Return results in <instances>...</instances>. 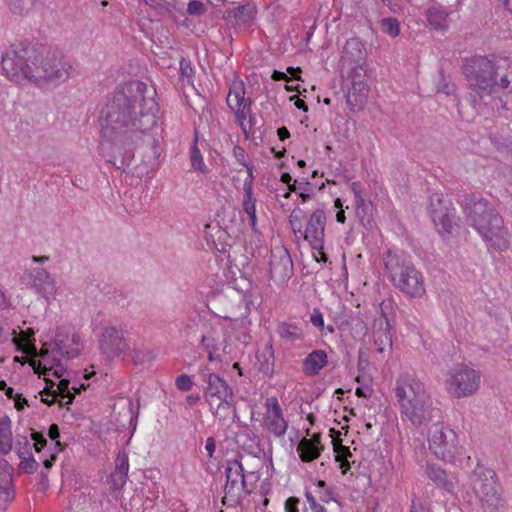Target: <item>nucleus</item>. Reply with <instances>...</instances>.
Returning <instances> with one entry per match:
<instances>
[{"instance_id": "obj_1", "label": "nucleus", "mask_w": 512, "mask_h": 512, "mask_svg": "<svg viewBox=\"0 0 512 512\" xmlns=\"http://www.w3.org/2000/svg\"><path fill=\"white\" fill-rule=\"evenodd\" d=\"M156 90L139 80H132L116 91L101 112V135L116 148L110 162L124 169L134 158V150L145 148L146 162L154 165L160 157L158 139L151 133L157 124Z\"/></svg>"}, {"instance_id": "obj_2", "label": "nucleus", "mask_w": 512, "mask_h": 512, "mask_svg": "<svg viewBox=\"0 0 512 512\" xmlns=\"http://www.w3.org/2000/svg\"><path fill=\"white\" fill-rule=\"evenodd\" d=\"M2 69L15 82L32 80L58 85L68 80L72 66L58 51L42 44L20 42L2 55Z\"/></svg>"}, {"instance_id": "obj_3", "label": "nucleus", "mask_w": 512, "mask_h": 512, "mask_svg": "<svg viewBox=\"0 0 512 512\" xmlns=\"http://www.w3.org/2000/svg\"><path fill=\"white\" fill-rule=\"evenodd\" d=\"M395 396L401 413L414 425L422 426L430 422H440L441 410L434 406L424 384L414 375L403 373L395 382Z\"/></svg>"}, {"instance_id": "obj_4", "label": "nucleus", "mask_w": 512, "mask_h": 512, "mask_svg": "<svg viewBox=\"0 0 512 512\" xmlns=\"http://www.w3.org/2000/svg\"><path fill=\"white\" fill-rule=\"evenodd\" d=\"M467 222L494 248L504 251L509 246V233L502 216L479 194H466L463 200Z\"/></svg>"}, {"instance_id": "obj_5", "label": "nucleus", "mask_w": 512, "mask_h": 512, "mask_svg": "<svg viewBox=\"0 0 512 512\" xmlns=\"http://www.w3.org/2000/svg\"><path fill=\"white\" fill-rule=\"evenodd\" d=\"M382 262L388 280L396 289L410 298H421L425 294L424 276L407 253L388 249L383 253Z\"/></svg>"}, {"instance_id": "obj_6", "label": "nucleus", "mask_w": 512, "mask_h": 512, "mask_svg": "<svg viewBox=\"0 0 512 512\" xmlns=\"http://www.w3.org/2000/svg\"><path fill=\"white\" fill-rule=\"evenodd\" d=\"M470 483L481 503L482 512H499L503 499L498 491L495 471L478 462L470 474Z\"/></svg>"}, {"instance_id": "obj_7", "label": "nucleus", "mask_w": 512, "mask_h": 512, "mask_svg": "<svg viewBox=\"0 0 512 512\" xmlns=\"http://www.w3.org/2000/svg\"><path fill=\"white\" fill-rule=\"evenodd\" d=\"M198 377L205 384L204 398L209 402L210 407H213L212 400L217 399L226 404L228 408H232L234 416L237 417L234 392L226 380L211 372L207 367L199 368Z\"/></svg>"}, {"instance_id": "obj_8", "label": "nucleus", "mask_w": 512, "mask_h": 512, "mask_svg": "<svg viewBox=\"0 0 512 512\" xmlns=\"http://www.w3.org/2000/svg\"><path fill=\"white\" fill-rule=\"evenodd\" d=\"M429 449L440 460L453 463L458 454L457 434L435 422L429 430Z\"/></svg>"}, {"instance_id": "obj_9", "label": "nucleus", "mask_w": 512, "mask_h": 512, "mask_svg": "<svg viewBox=\"0 0 512 512\" xmlns=\"http://www.w3.org/2000/svg\"><path fill=\"white\" fill-rule=\"evenodd\" d=\"M448 392L457 398L468 397L476 393L480 385L479 373L464 364L453 366L446 379Z\"/></svg>"}, {"instance_id": "obj_10", "label": "nucleus", "mask_w": 512, "mask_h": 512, "mask_svg": "<svg viewBox=\"0 0 512 512\" xmlns=\"http://www.w3.org/2000/svg\"><path fill=\"white\" fill-rule=\"evenodd\" d=\"M429 213L432 221L442 235L450 234L457 226V217L452 202L442 194L434 193L430 196Z\"/></svg>"}, {"instance_id": "obj_11", "label": "nucleus", "mask_w": 512, "mask_h": 512, "mask_svg": "<svg viewBox=\"0 0 512 512\" xmlns=\"http://www.w3.org/2000/svg\"><path fill=\"white\" fill-rule=\"evenodd\" d=\"M99 348L107 359H114L128 351L130 346L122 329L108 326L102 331L99 339Z\"/></svg>"}, {"instance_id": "obj_12", "label": "nucleus", "mask_w": 512, "mask_h": 512, "mask_svg": "<svg viewBox=\"0 0 512 512\" xmlns=\"http://www.w3.org/2000/svg\"><path fill=\"white\" fill-rule=\"evenodd\" d=\"M22 281L27 287L45 299H50L56 293V284L50 273L44 268L26 269L22 275Z\"/></svg>"}, {"instance_id": "obj_13", "label": "nucleus", "mask_w": 512, "mask_h": 512, "mask_svg": "<svg viewBox=\"0 0 512 512\" xmlns=\"http://www.w3.org/2000/svg\"><path fill=\"white\" fill-rule=\"evenodd\" d=\"M293 273V262L288 250L283 246L272 249L269 260L270 278L275 282L284 283L291 278Z\"/></svg>"}, {"instance_id": "obj_14", "label": "nucleus", "mask_w": 512, "mask_h": 512, "mask_svg": "<svg viewBox=\"0 0 512 512\" xmlns=\"http://www.w3.org/2000/svg\"><path fill=\"white\" fill-rule=\"evenodd\" d=\"M326 226V214L322 209H316L303 231L304 239L307 240L313 249H323Z\"/></svg>"}, {"instance_id": "obj_15", "label": "nucleus", "mask_w": 512, "mask_h": 512, "mask_svg": "<svg viewBox=\"0 0 512 512\" xmlns=\"http://www.w3.org/2000/svg\"><path fill=\"white\" fill-rule=\"evenodd\" d=\"M80 336L77 334L64 335L61 333L56 334L55 347L53 351L60 357H67L68 359L76 358L82 349Z\"/></svg>"}, {"instance_id": "obj_16", "label": "nucleus", "mask_w": 512, "mask_h": 512, "mask_svg": "<svg viewBox=\"0 0 512 512\" xmlns=\"http://www.w3.org/2000/svg\"><path fill=\"white\" fill-rule=\"evenodd\" d=\"M425 474L437 488L448 494H454L455 476L452 473H449L437 464L428 463L426 465Z\"/></svg>"}, {"instance_id": "obj_17", "label": "nucleus", "mask_w": 512, "mask_h": 512, "mask_svg": "<svg viewBox=\"0 0 512 512\" xmlns=\"http://www.w3.org/2000/svg\"><path fill=\"white\" fill-rule=\"evenodd\" d=\"M369 93V86L365 81L357 80L352 83L351 88L348 90L346 102L352 112H358L364 108L367 103Z\"/></svg>"}, {"instance_id": "obj_18", "label": "nucleus", "mask_w": 512, "mask_h": 512, "mask_svg": "<svg viewBox=\"0 0 512 512\" xmlns=\"http://www.w3.org/2000/svg\"><path fill=\"white\" fill-rule=\"evenodd\" d=\"M373 339L376 350L383 353L385 349L392 347V336L390 323L386 317H380L374 321Z\"/></svg>"}, {"instance_id": "obj_19", "label": "nucleus", "mask_w": 512, "mask_h": 512, "mask_svg": "<svg viewBox=\"0 0 512 512\" xmlns=\"http://www.w3.org/2000/svg\"><path fill=\"white\" fill-rule=\"evenodd\" d=\"M226 483L224 487L225 494L236 503V495L239 478L243 476V465L240 460L234 459L228 463L225 468Z\"/></svg>"}, {"instance_id": "obj_20", "label": "nucleus", "mask_w": 512, "mask_h": 512, "mask_svg": "<svg viewBox=\"0 0 512 512\" xmlns=\"http://www.w3.org/2000/svg\"><path fill=\"white\" fill-rule=\"evenodd\" d=\"M328 365V355L322 349L310 352L302 361V371L308 377L317 376Z\"/></svg>"}, {"instance_id": "obj_21", "label": "nucleus", "mask_w": 512, "mask_h": 512, "mask_svg": "<svg viewBox=\"0 0 512 512\" xmlns=\"http://www.w3.org/2000/svg\"><path fill=\"white\" fill-rule=\"evenodd\" d=\"M342 58L350 64H365L366 49L364 43L358 37L348 39L343 48Z\"/></svg>"}, {"instance_id": "obj_22", "label": "nucleus", "mask_w": 512, "mask_h": 512, "mask_svg": "<svg viewBox=\"0 0 512 512\" xmlns=\"http://www.w3.org/2000/svg\"><path fill=\"white\" fill-rule=\"evenodd\" d=\"M266 429L275 437H282L288 429V422L285 420L280 405L274 407V413H266L264 416Z\"/></svg>"}, {"instance_id": "obj_23", "label": "nucleus", "mask_w": 512, "mask_h": 512, "mask_svg": "<svg viewBox=\"0 0 512 512\" xmlns=\"http://www.w3.org/2000/svg\"><path fill=\"white\" fill-rule=\"evenodd\" d=\"M254 7L250 4L239 5L233 9H228L224 13V20L234 26H242L249 23L254 17Z\"/></svg>"}, {"instance_id": "obj_24", "label": "nucleus", "mask_w": 512, "mask_h": 512, "mask_svg": "<svg viewBox=\"0 0 512 512\" xmlns=\"http://www.w3.org/2000/svg\"><path fill=\"white\" fill-rule=\"evenodd\" d=\"M201 344L208 353L209 361H221V351H225L226 345L224 340H220L215 330L211 329L201 338Z\"/></svg>"}, {"instance_id": "obj_25", "label": "nucleus", "mask_w": 512, "mask_h": 512, "mask_svg": "<svg viewBox=\"0 0 512 512\" xmlns=\"http://www.w3.org/2000/svg\"><path fill=\"white\" fill-rule=\"evenodd\" d=\"M276 333L283 343L289 345L304 339L303 329L296 323L280 322L277 325Z\"/></svg>"}, {"instance_id": "obj_26", "label": "nucleus", "mask_w": 512, "mask_h": 512, "mask_svg": "<svg viewBox=\"0 0 512 512\" xmlns=\"http://www.w3.org/2000/svg\"><path fill=\"white\" fill-rule=\"evenodd\" d=\"M257 368L264 375L272 378L275 368V355L271 342L265 344L262 351L256 354Z\"/></svg>"}, {"instance_id": "obj_27", "label": "nucleus", "mask_w": 512, "mask_h": 512, "mask_svg": "<svg viewBox=\"0 0 512 512\" xmlns=\"http://www.w3.org/2000/svg\"><path fill=\"white\" fill-rule=\"evenodd\" d=\"M246 88L242 80H234L230 87L229 93L226 98L227 105L230 109L234 107H244L248 101H252L250 98L245 97Z\"/></svg>"}, {"instance_id": "obj_28", "label": "nucleus", "mask_w": 512, "mask_h": 512, "mask_svg": "<svg viewBox=\"0 0 512 512\" xmlns=\"http://www.w3.org/2000/svg\"><path fill=\"white\" fill-rule=\"evenodd\" d=\"M323 450V445H315L306 437H303L297 446L299 458L306 463L316 460Z\"/></svg>"}, {"instance_id": "obj_29", "label": "nucleus", "mask_w": 512, "mask_h": 512, "mask_svg": "<svg viewBox=\"0 0 512 512\" xmlns=\"http://www.w3.org/2000/svg\"><path fill=\"white\" fill-rule=\"evenodd\" d=\"M61 359L58 354H56L55 351L49 352L45 346L41 348V361L39 362L38 366L35 367V372L38 374H49V371H51L54 367H60L61 366Z\"/></svg>"}, {"instance_id": "obj_30", "label": "nucleus", "mask_w": 512, "mask_h": 512, "mask_svg": "<svg viewBox=\"0 0 512 512\" xmlns=\"http://www.w3.org/2000/svg\"><path fill=\"white\" fill-rule=\"evenodd\" d=\"M427 20L436 30L448 28V12L440 5H432L426 12Z\"/></svg>"}, {"instance_id": "obj_31", "label": "nucleus", "mask_w": 512, "mask_h": 512, "mask_svg": "<svg viewBox=\"0 0 512 512\" xmlns=\"http://www.w3.org/2000/svg\"><path fill=\"white\" fill-rule=\"evenodd\" d=\"M10 11L16 15H27L44 5L45 0H6Z\"/></svg>"}, {"instance_id": "obj_32", "label": "nucleus", "mask_w": 512, "mask_h": 512, "mask_svg": "<svg viewBox=\"0 0 512 512\" xmlns=\"http://www.w3.org/2000/svg\"><path fill=\"white\" fill-rule=\"evenodd\" d=\"M12 450L11 420L7 415L0 417V453L8 454Z\"/></svg>"}, {"instance_id": "obj_33", "label": "nucleus", "mask_w": 512, "mask_h": 512, "mask_svg": "<svg viewBox=\"0 0 512 512\" xmlns=\"http://www.w3.org/2000/svg\"><path fill=\"white\" fill-rule=\"evenodd\" d=\"M245 198L243 201V210L249 217L250 226L252 230L256 231L257 216H256V198L253 196V188L247 183L243 185Z\"/></svg>"}, {"instance_id": "obj_34", "label": "nucleus", "mask_w": 512, "mask_h": 512, "mask_svg": "<svg viewBox=\"0 0 512 512\" xmlns=\"http://www.w3.org/2000/svg\"><path fill=\"white\" fill-rule=\"evenodd\" d=\"M190 162L193 169L200 171L202 173H207L208 169L203 161V157L198 147V136L197 132L195 133V138L193 144L190 149Z\"/></svg>"}, {"instance_id": "obj_35", "label": "nucleus", "mask_w": 512, "mask_h": 512, "mask_svg": "<svg viewBox=\"0 0 512 512\" xmlns=\"http://www.w3.org/2000/svg\"><path fill=\"white\" fill-rule=\"evenodd\" d=\"M251 106L252 101H248L244 107H234V109H231L246 139L249 138V130L247 129V124L245 123V121L247 120V117L251 114Z\"/></svg>"}, {"instance_id": "obj_36", "label": "nucleus", "mask_w": 512, "mask_h": 512, "mask_svg": "<svg viewBox=\"0 0 512 512\" xmlns=\"http://www.w3.org/2000/svg\"><path fill=\"white\" fill-rule=\"evenodd\" d=\"M356 214L359 217L363 225H369L371 223V209L372 203L367 201L364 197L355 201Z\"/></svg>"}, {"instance_id": "obj_37", "label": "nucleus", "mask_w": 512, "mask_h": 512, "mask_svg": "<svg viewBox=\"0 0 512 512\" xmlns=\"http://www.w3.org/2000/svg\"><path fill=\"white\" fill-rule=\"evenodd\" d=\"M129 470V463L127 456L117 457L116 460V468L114 473L112 474L113 477H118V481L120 482V486H123L126 482L127 475Z\"/></svg>"}, {"instance_id": "obj_38", "label": "nucleus", "mask_w": 512, "mask_h": 512, "mask_svg": "<svg viewBox=\"0 0 512 512\" xmlns=\"http://www.w3.org/2000/svg\"><path fill=\"white\" fill-rule=\"evenodd\" d=\"M14 493L13 474L4 475V478H0V497L10 501L14 498Z\"/></svg>"}, {"instance_id": "obj_39", "label": "nucleus", "mask_w": 512, "mask_h": 512, "mask_svg": "<svg viewBox=\"0 0 512 512\" xmlns=\"http://www.w3.org/2000/svg\"><path fill=\"white\" fill-rule=\"evenodd\" d=\"M381 28L384 33L391 37H396L400 34V23L397 18L386 17L380 21Z\"/></svg>"}, {"instance_id": "obj_40", "label": "nucleus", "mask_w": 512, "mask_h": 512, "mask_svg": "<svg viewBox=\"0 0 512 512\" xmlns=\"http://www.w3.org/2000/svg\"><path fill=\"white\" fill-rule=\"evenodd\" d=\"M304 217V211L300 208H295L289 215V223L295 234L300 233L303 234V224L302 219Z\"/></svg>"}, {"instance_id": "obj_41", "label": "nucleus", "mask_w": 512, "mask_h": 512, "mask_svg": "<svg viewBox=\"0 0 512 512\" xmlns=\"http://www.w3.org/2000/svg\"><path fill=\"white\" fill-rule=\"evenodd\" d=\"M70 380L67 378H61L58 383V390L54 391L55 396L60 395L62 399H66L65 405H69L74 400V394L69 389Z\"/></svg>"}, {"instance_id": "obj_42", "label": "nucleus", "mask_w": 512, "mask_h": 512, "mask_svg": "<svg viewBox=\"0 0 512 512\" xmlns=\"http://www.w3.org/2000/svg\"><path fill=\"white\" fill-rule=\"evenodd\" d=\"M254 476V473H248L245 474L243 472V476L239 478L241 485L237 488V495H236V503H239L242 499H244L246 496L250 495L253 491V485L249 487L248 485V477Z\"/></svg>"}, {"instance_id": "obj_43", "label": "nucleus", "mask_w": 512, "mask_h": 512, "mask_svg": "<svg viewBox=\"0 0 512 512\" xmlns=\"http://www.w3.org/2000/svg\"><path fill=\"white\" fill-rule=\"evenodd\" d=\"M20 458L19 469L27 474H34L39 467V463L35 460L33 454L25 455Z\"/></svg>"}, {"instance_id": "obj_44", "label": "nucleus", "mask_w": 512, "mask_h": 512, "mask_svg": "<svg viewBox=\"0 0 512 512\" xmlns=\"http://www.w3.org/2000/svg\"><path fill=\"white\" fill-rule=\"evenodd\" d=\"M368 327L360 318H351V335L353 339H362L366 336Z\"/></svg>"}, {"instance_id": "obj_45", "label": "nucleus", "mask_w": 512, "mask_h": 512, "mask_svg": "<svg viewBox=\"0 0 512 512\" xmlns=\"http://www.w3.org/2000/svg\"><path fill=\"white\" fill-rule=\"evenodd\" d=\"M15 446L18 457L32 454L30 442L26 436L17 435Z\"/></svg>"}, {"instance_id": "obj_46", "label": "nucleus", "mask_w": 512, "mask_h": 512, "mask_svg": "<svg viewBox=\"0 0 512 512\" xmlns=\"http://www.w3.org/2000/svg\"><path fill=\"white\" fill-rule=\"evenodd\" d=\"M30 438L33 441L34 450L39 453L47 446V439L42 432L31 429Z\"/></svg>"}, {"instance_id": "obj_47", "label": "nucleus", "mask_w": 512, "mask_h": 512, "mask_svg": "<svg viewBox=\"0 0 512 512\" xmlns=\"http://www.w3.org/2000/svg\"><path fill=\"white\" fill-rule=\"evenodd\" d=\"M206 11L205 4L199 0H192L188 3L187 13L191 16H202Z\"/></svg>"}, {"instance_id": "obj_48", "label": "nucleus", "mask_w": 512, "mask_h": 512, "mask_svg": "<svg viewBox=\"0 0 512 512\" xmlns=\"http://www.w3.org/2000/svg\"><path fill=\"white\" fill-rule=\"evenodd\" d=\"M175 385L178 390L182 392H187L191 390L193 382L191 376L187 374H181L176 378Z\"/></svg>"}, {"instance_id": "obj_49", "label": "nucleus", "mask_w": 512, "mask_h": 512, "mask_svg": "<svg viewBox=\"0 0 512 512\" xmlns=\"http://www.w3.org/2000/svg\"><path fill=\"white\" fill-rule=\"evenodd\" d=\"M367 74V67L365 64H359L355 63L354 67L352 68L350 77L352 78V83L356 82L357 80L365 81V77Z\"/></svg>"}, {"instance_id": "obj_50", "label": "nucleus", "mask_w": 512, "mask_h": 512, "mask_svg": "<svg viewBox=\"0 0 512 512\" xmlns=\"http://www.w3.org/2000/svg\"><path fill=\"white\" fill-rule=\"evenodd\" d=\"M310 322L313 326L317 327L321 333H324V318L320 309H313V313L310 316Z\"/></svg>"}, {"instance_id": "obj_51", "label": "nucleus", "mask_w": 512, "mask_h": 512, "mask_svg": "<svg viewBox=\"0 0 512 512\" xmlns=\"http://www.w3.org/2000/svg\"><path fill=\"white\" fill-rule=\"evenodd\" d=\"M335 461H340V459H348L352 457V453L348 446H344L343 444H335Z\"/></svg>"}, {"instance_id": "obj_52", "label": "nucleus", "mask_w": 512, "mask_h": 512, "mask_svg": "<svg viewBox=\"0 0 512 512\" xmlns=\"http://www.w3.org/2000/svg\"><path fill=\"white\" fill-rule=\"evenodd\" d=\"M437 92L447 96L452 95L455 92V85L442 78L437 84Z\"/></svg>"}, {"instance_id": "obj_53", "label": "nucleus", "mask_w": 512, "mask_h": 512, "mask_svg": "<svg viewBox=\"0 0 512 512\" xmlns=\"http://www.w3.org/2000/svg\"><path fill=\"white\" fill-rule=\"evenodd\" d=\"M232 152H233V156L236 159V161L240 165L246 166V164L248 163V161H247L248 155H247L246 151L244 150V148H242L239 145H235L233 147V151Z\"/></svg>"}, {"instance_id": "obj_54", "label": "nucleus", "mask_w": 512, "mask_h": 512, "mask_svg": "<svg viewBox=\"0 0 512 512\" xmlns=\"http://www.w3.org/2000/svg\"><path fill=\"white\" fill-rule=\"evenodd\" d=\"M180 72L181 75L186 78H191L194 74V69L191 64V61L186 58H181L180 60Z\"/></svg>"}, {"instance_id": "obj_55", "label": "nucleus", "mask_w": 512, "mask_h": 512, "mask_svg": "<svg viewBox=\"0 0 512 512\" xmlns=\"http://www.w3.org/2000/svg\"><path fill=\"white\" fill-rule=\"evenodd\" d=\"M300 499L295 496H291L286 499L284 503L285 512H299Z\"/></svg>"}, {"instance_id": "obj_56", "label": "nucleus", "mask_w": 512, "mask_h": 512, "mask_svg": "<svg viewBox=\"0 0 512 512\" xmlns=\"http://www.w3.org/2000/svg\"><path fill=\"white\" fill-rule=\"evenodd\" d=\"M145 4L155 8L159 14H163L168 11L167 3L159 0H144Z\"/></svg>"}, {"instance_id": "obj_57", "label": "nucleus", "mask_w": 512, "mask_h": 512, "mask_svg": "<svg viewBox=\"0 0 512 512\" xmlns=\"http://www.w3.org/2000/svg\"><path fill=\"white\" fill-rule=\"evenodd\" d=\"M133 352H134V354H133L132 358H133V361L135 364H142L151 358L149 352H141L140 350H136V349H134Z\"/></svg>"}, {"instance_id": "obj_58", "label": "nucleus", "mask_w": 512, "mask_h": 512, "mask_svg": "<svg viewBox=\"0 0 512 512\" xmlns=\"http://www.w3.org/2000/svg\"><path fill=\"white\" fill-rule=\"evenodd\" d=\"M11 474H13L12 466L6 459L0 458V478H4V475L6 476Z\"/></svg>"}, {"instance_id": "obj_59", "label": "nucleus", "mask_w": 512, "mask_h": 512, "mask_svg": "<svg viewBox=\"0 0 512 512\" xmlns=\"http://www.w3.org/2000/svg\"><path fill=\"white\" fill-rule=\"evenodd\" d=\"M382 2L393 13H398L402 10V5L399 0H382Z\"/></svg>"}, {"instance_id": "obj_60", "label": "nucleus", "mask_w": 512, "mask_h": 512, "mask_svg": "<svg viewBox=\"0 0 512 512\" xmlns=\"http://www.w3.org/2000/svg\"><path fill=\"white\" fill-rule=\"evenodd\" d=\"M351 318L352 317H339L336 320L337 328L341 331H345L348 328H351Z\"/></svg>"}, {"instance_id": "obj_61", "label": "nucleus", "mask_w": 512, "mask_h": 512, "mask_svg": "<svg viewBox=\"0 0 512 512\" xmlns=\"http://www.w3.org/2000/svg\"><path fill=\"white\" fill-rule=\"evenodd\" d=\"M493 143L497 151L506 154L512 153V149L508 143L499 140H496Z\"/></svg>"}, {"instance_id": "obj_62", "label": "nucleus", "mask_w": 512, "mask_h": 512, "mask_svg": "<svg viewBox=\"0 0 512 512\" xmlns=\"http://www.w3.org/2000/svg\"><path fill=\"white\" fill-rule=\"evenodd\" d=\"M15 408L18 411H23L25 406L28 405L27 399L22 394H15Z\"/></svg>"}, {"instance_id": "obj_63", "label": "nucleus", "mask_w": 512, "mask_h": 512, "mask_svg": "<svg viewBox=\"0 0 512 512\" xmlns=\"http://www.w3.org/2000/svg\"><path fill=\"white\" fill-rule=\"evenodd\" d=\"M319 498H320V500L322 502H325V503H328V502H330L332 500H335L334 494H333V489L332 488H327V490L320 491Z\"/></svg>"}, {"instance_id": "obj_64", "label": "nucleus", "mask_w": 512, "mask_h": 512, "mask_svg": "<svg viewBox=\"0 0 512 512\" xmlns=\"http://www.w3.org/2000/svg\"><path fill=\"white\" fill-rule=\"evenodd\" d=\"M225 408H228L226 404L219 401L215 411L213 412L215 417H218L220 420H224L226 418V413L224 412Z\"/></svg>"}]
</instances>
